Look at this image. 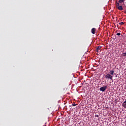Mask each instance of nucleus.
Segmentation results:
<instances>
[{
  "label": "nucleus",
  "instance_id": "7",
  "mask_svg": "<svg viewBox=\"0 0 126 126\" xmlns=\"http://www.w3.org/2000/svg\"><path fill=\"white\" fill-rule=\"evenodd\" d=\"M114 73H115V70L114 69H113L110 71L109 74H110L111 75H114Z\"/></svg>",
  "mask_w": 126,
  "mask_h": 126
},
{
  "label": "nucleus",
  "instance_id": "14",
  "mask_svg": "<svg viewBox=\"0 0 126 126\" xmlns=\"http://www.w3.org/2000/svg\"><path fill=\"white\" fill-rule=\"evenodd\" d=\"M124 12H125V13H126V10Z\"/></svg>",
  "mask_w": 126,
  "mask_h": 126
},
{
  "label": "nucleus",
  "instance_id": "15",
  "mask_svg": "<svg viewBox=\"0 0 126 126\" xmlns=\"http://www.w3.org/2000/svg\"><path fill=\"white\" fill-rule=\"evenodd\" d=\"M125 0H123L124 1H125Z\"/></svg>",
  "mask_w": 126,
  "mask_h": 126
},
{
  "label": "nucleus",
  "instance_id": "6",
  "mask_svg": "<svg viewBox=\"0 0 126 126\" xmlns=\"http://www.w3.org/2000/svg\"><path fill=\"white\" fill-rule=\"evenodd\" d=\"M122 106L125 109H126V99L125 101L123 103Z\"/></svg>",
  "mask_w": 126,
  "mask_h": 126
},
{
  "label": "nucleus",
  "instance_id": "3",
  "mask_svg": "<svg viewBox=\"0 0 126 126\" xmlns=\"http://www.w3.org/2000/svg\"><path fill=\"white\" fill-rule=\"evenodd\" d=\"M108 88V87L107 86H105L104 87H102L99 89L100 91H102V92H104V91H105V90H106V89H107V88Z\"/></svg>",
  "mask_w": 126,
  "mask_h": 126
},
{
  "label": "nucleus",
  "instance_id": "11",
  "mask_svg": "<svg viewBox=\"0 0 126 126\" xmlns=\"http://www.w3.org/2000/svg\"><path fill=\"white\" fill-rule=\"evenodd\" d=\"M120 25L122 26V25H124V24H125V23L124 22H121L120 23H119Z\"/></svg>",
  "mask_w": 126,
  "mask_h": 126
},
{
  "label": "nucleus",
  "instance_id": "1",
  "mask_svg": "<svg viewBox=\"0 0 126 126\" xmlns=\"http://www.w3.org/2000/svg\"><path fill=\"white\" fill-rule=\"evenodd\" d=\"M116 7L119 9V10H123L124 8L122 5H120V3H116Z\"/></svg>",
  "mask_w": 126,
  "mask_h": 126
},
{
  "label": "nucleus",
  "instance_id": "5",
  "mask_svg": "<svg viewBox=\"0 0 126 126\" xmlns=\"http://www.w3.org/2000/svg\"><path fill=\"white\" fill-rule=\"evenodd\" d=\"M91 32L92 33V34H95V33H96V29L95 28H93L91 30Z\"/></svg>",
  "mask_w": 126,
  "mask_h": 126
},
{
  "label": "nucleus",
  "instance_id": "4",
  "mask_svg": "<svg viewBox=\"0 0 126 126\" xmlns=\"http://www.w3.org/2000/svg\"><path fill=\"white\" fill-rule=\"evenodd\" d=\"M101 48H102L101 46H98L96 49V52L97 53H100L101 52Z\"/></svg>",
  "mask_w": 126,
  "mask_h": 126
},
{
  "label": "nucleus",
  "instance_id": "2",
  "mask_svg": "<svg viewBox=\"0 0 126 126\" xmlns=\"http://www.w3.org/2000/svg\"><path fill=\"white\" fill-rule=\"evenodd\" d=\"M105 78L106 79H111V80H113V76L110 74H107L105 75Z\"/></svg>",
  "mask_w": 126,
  "mask_h": 126
},
{
  "label": "nucleus",
  "instance_id": "8",
  "mask_svg": "<svg viewBox=\"0 0 126 126\" xmlns=\"http://www.w3.org/2000/svg\"><path fill=\"white\" fill-rule=\"evenodd\" d=\"M124 1L123 0H119L118 3H123V2H124Z\"/></svg>",
  "mask_w": 126,
  "mask_h": 126
},
{
  "label": "nucleus",
  "instance_id": "10",
  "mask_svg": "<svg viewBox=\"0 0 126 126\" xmlns=\"http://www.w3.org/2000/svg\"><path fill=\"white\" fill-rule=\"evenodd\" d=\"M122 56H123V57H126V52L122 54Z\"/></svg>",
  "mask_w": 126,
  "mask_h": 126
},
{
  "label": "nucleus",
  "instance_id": "9",
  "mask_svg": "<svg viewBox=\"0 0 126 126\" xmlns=\"http://www.w3.org/2000/svg\"><path fill=\"white\" fill-rule=\"evenodd\" d=\"M77 104H75V103H74L72 104V106H73V107H75V106H77Z\"/></svg>",
  "mask_w": 126,
  "mask_h": 126
},
{
  "label": "nucleus",
  "instance_id": "12",
  "mask_svg": "<svg viewBox=\"0 0 126 126\" xmlns=\"http://www.w3.org/2000/svg\"><path fill=\"white\" fill-rule=\"evenodd\" d=\"M116 35H117V36H120V35H121V32L117 33L116 34Z\"/></svg>",
  "mask_w": 126,
  "mask_h": 126
},
{
  "label": "nucleus",
  "instance_id": "13",
  "mask_svg": "<svg viewBox=\"0 0 126 126\" xmlns=\"http://www.w3.org/2000/svg\"><path fill=\"white\" fill-rule=\"evenodd\" d=\"M95 117H96V118H99V115H95Z\"/></svg>",
  "mask_w": 126,
  "mask_h": 126
}]
</instances>
